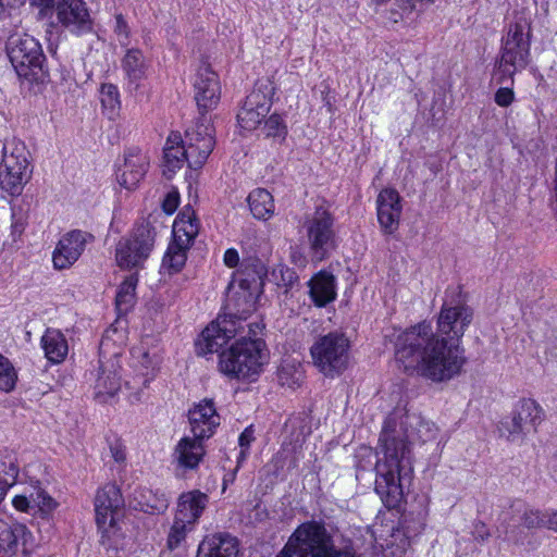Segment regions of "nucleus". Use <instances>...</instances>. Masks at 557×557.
<instances>
[{
    "label": "nucleus",
    "instance_id": "f257e3e1",
    "mask_svg": "<svg viewBox=\"0 0 557 557\" xmlns=\"http://www.w3.org/2000/svg\"><path fill=\"white\" fill-rule=\"evenodd\" d=\"M420 414L397 407L385 419L376 449L375 492L388 509L398 507L413 478L411 440Z\"/></svg>",
    "mask_w": 557,
    "mask_h": 557
},
{
    "label": "nucleus",
    "instance_id": "f03ea898",
    "mask_svg": "<svg viewBox=\"0 0 557 557\" xmlns=\"http://www.w3.org/2000/svg\"><path fill=\"white\" fill-rule=\"evenodd\" d=\"M395 359L405 372H417L433 382H445L461 372L467 359L463 348L435 336L430 323L411 326L397 336Z\"/></svg>",
    "mask_w": 557,
    "mask_h": 557
},
{
    "label": "nucleus",
    "instance_id": "7ed1b4c3",
    "mask_svg": "<svg viewBox=\"0 0 557 557\" xmlns=\"http://www.w3.org/2000/svg\"><path fill=\"white\" fill-rule=\"evenodd\" d=\"M276 557H356L352 545L338 542L322 521L296 528Z\"/></svg>",
    "mask_w": 557,
    "mask_h": 557
},
{
    "label": "nucleus",
    "instance_id": "20e7f679",
    "mask_svg": "<svg viewBox=\"0 0 557 557\" xmlns=\"http://www.w3.org/2000/svg\"><path fill=\"white\" fill-rule=\"evenodd\" d=\"M265 343L243 336L219 355L220 371L231 379L245 380L258 375L267 362Z\"/></svg>",
    "mask_w": 557,
    "mask_h": 557
},
{
    "label": "nucleus",
    "instance_id": "39448f33",
    "mask_svg": "<svg viewBox=\"0 0 557 557\" xmlns=\"http://www.w3.org/2000/svg\"><path fill=\"white\" fill-rule=\"evenodd\" d=\"M530 36L531 27L525 20L509 25L507 35L503 38L500 57L497 61L500 84H504L506 79L512 83L515 73L525 69L529 64Z\"/></svg>",
    "mask_w": 557,
    "mask_h": 557
},
{
    "label": "nucleus",
    "instance_id": "423d86ee",
    "mask_svg": "<svg viewBox=\"0 0 557 557\" xmlns=\"http://www.w3.org/2000/svg\"><path fill=\"white\" fill-rule=\"evenodd\" d=\"M9 60L20 77L37 81L45 74V61L39 41L23 32L11 34L5 44Z\"/></svg>",
    "mask_w": 557,
    "mask_h": 557
},
{
    "label": "nucleus",
    "instance_id": "0eeeda50",
    "mask_svg": "<svg viewBox=\"0 0 557 557\" xmlns=\"http://www.w3.org/2000/svg\"><path fill=\"white\" fill-rule=\"evenodd\" d=\"M313 364L327 377L342 374L350 358V339L339 331L317 338L310 348Z\"/></svg>",
    "mask_w": 557,
    "mask_h": 557
},
{
    "label": "nucleus",
    "instance_id": "6e6552de",
    "mask_svg": "<svg viewBox=\"0 0 557 557\" xmlns=\"http://www.w3.org/2000/svg\"><path fill=\"white\" fill-rule=\"evenodd\" d=\"M199 232V222L195 211L185 208L174 220L172 234L173 240L169 245L163 257L162 267L168 268L170 273L180 272L185 265L187 251Z\"/></svg>",
    "mask_w": 557,
    "mask_h": 557
},
{
    "label": "nucleus",
    "instance_id": "1a4fd4ad",
    "mask_svg": "<svg viewBox=\"0 0 557 557\" xmlns=\"http://www.w3.org/2000/svg\"><path fill=\"white\" fill-rule=\"evenodd\" d=\"M335 218L329 205L315 207L313 213L306 216L304 227L311 256L317 261L326 259L336 248Z\"/></svg>",
    "mask_w": 557,
    "mask_h": 557
},
{
    "label": "nucleus",
    "instance_id": "9d476101",
    "mask_svg": "<svg viewBox=\"0 0 557 557\" xmlns=\"http://www.w3.org/2000/svg\"><path fill=\"white\" fill-rule=\"evenodd\" d=\"M544 420L542 407L531 398L520 399L511 413L505 417L498 425L500 436L509 442H522L525 436L536 432Z\"/></svg>",
    "mask_w": 557,
    "mask_h": 557
},
{
    "label": "nucleus",
    "instance_id": "9b49d317",
    "mask_svg": "<svg viewBox=\"0 0 557 557\" xmlns=\"http://www.w3.org/2000/svg\"><path fill=\"white\" fill-rule=\"evenodd\" d=\"M154 237V227L150 223H143L128 237L121 238L115 249L119 267L123 269L141 267L153 248Z\"/></svg>",
    "mask_w": 557,
    "mask_h": 557
},
{
    "label": "nucleus",
    "instance_id": "f8f14e48",
    "mask_svg": "<svg viewBox=\"0 0 557 557\" xmlns=\"http://www.w3.org/2000/svg\"><path fill=\"white\" fill-rule=\"evenodd\" d=\"M274 90V84L270 78L263 77L257 81L255 88L246 97L237 113V121L242 128L253 131L261 124L270 112Z\"/></svg>",
    "mask_w": 557,
    "mask_h": 557
},
{
    "label": "nucleus",
    "instance_id": "ddd939ff",
    "mask_svg": "<svg viewBox=\"0 0 557 557\" xmlns=\"http://www.w3.org/2000/svg\"><path fill=\"white\" fill-rule=\"evenodd\" d=\"M511 516L505 513L503 522L498 527V532L504 533L506 541L518 543L520 536L516 533V529L522 524L528 529L546 527L557 531V511L552 513H542L539 510L528 508L521 502H515L511 506Z\"/></svg>",
    "mask_w": 557,
    "mask_h": 557
},
{
    "label": "nucleus",
    "instance_id": "4468645a",
    "mask_svg": "<svg viewBox=\"0 0 557 557\" xmlns=\"http://www.w3.org/2000/svg\"><path fill=\"white\" fill-rule=\"evenodd\" d=\"M214 129L205 114L185 132V146L189 156V170L199 171L214 148Z\"/></svg>",
    "mask_w": 557,
    "mask_h": 557
},
{
    "label": "nucleus",
    "instance_id": "2eb2a0df",
    "mask_svg": "<svg viewBox=\"0 0 557 557\" xmlns=\"http://www.w3.org/2000/svg\"><path fill=\"white\" fill-rule=\"evenodd\" d=\"M472 317L473 312L468 306L444 304L438 314L435 336L445 337L449 342L459 344L466 329L472 321Z\"/></svg>",
    "mask_w": 557,
    "mask_h": 557
},
{
    "label": "nucleus",
    "instance_id": "dca6fc26",
    "mask_svg": "<svg viewBox=\"0 0 557 557\" xmlns=\"http://www.w3.org/2000/svg\"><path fill=\"white\" fill-rule=\"evenodd\" d=\"M123 504L120 488L115 484H106L97 491L95 497L96 523L102 533H109L110 529L114 527Z\"/></svg>",
    "mask_w": 557,
    "mask_h": 557
},
{
    "label": "nucleus",
    "instance_id": "f3484780",
    "mask_svg": "<svg viewBox=\"0 0 557 557\" xmlns=\"http://www.w3.org/2000/svg\"><path fill=\"white\" fill-rule=\"evenodd\" d=\"M243 329L242 325L237 326L232 318H218L202 331L200 339L196 343L198 355L219 352Z\"/></svg>",
    "mask_w": 557,
    "mask_h": 557
},
{
    "label": "nucleus",
    "instance_id": "a211bd4d",
    "mask_svg": "<svg viewBox=\"0 0 557 557\" xmlns=\"http://www.w3.org/2000/svg\"><path fill=\"white\" fill-rule=\"evenodd\" d=\"M57 18L70 33L84 35L92 32V20L84 0H60Z\"/></svg>",
    "mask_w": 557,
    "mask_h": 557
},
{
    "label": "nucleus",
    "instance_id": "6ab92c4d",
    "mask_svg": "<svg viewBox=\"0 0 557 557\" xmlns=\"http://www.w3.org/2000/svg\"><path fill=\"white\" fill-rule=\"evenodd\" d=\"M94 238V235L81 230H73L63 235L52 253L54 268L63 270L73 265Z\"/></svg>",
    "mask_w": 557,
    "mask_h": 557
},
{
    "label": "nucleus",
    "instance_id": "aec40b11",
    "mask_svg": "<svg viewBox=\"0 0 557 557\" xmlns=\"http://www.w3.org/2000/svg\"><path fill=\"white\" fill-rule=\"evenodd\" d=\"M195 100L201 115L216 108L220 101L221 87L218 75L209 64H201L194 82Z\"/></svg>",
    "mask_w": 557,
    "mask_h": 557
},
{
    "label": "nucleus",
    "instance_id": "412c9836",
    "mask_svg": "<svg viewBox=\"0 0 557 557\" xmlns=\"http://www.w3.org/2000/svg\"><path fill=\"white\" fill-rule=\"evenodd\" d=\"M190 430L197 440L210 438L220 425V416L212 399H203L188 411Z\"/></svg>",
    "mask_w": 557,
    "mask_h": 557
},
{
    "label": "nucleus",
    "instance_id": "4be33fe9",
    "mask_svg": "<svg viewBox=\"0 0 557 557\" xmlns=\"http://www.w3.org/2000/svg\"><path fill=\"white\" fill-rule=\"evenodd\" d=\"M29 158V151L22 140L15 137L7 139L2 147L0 174L32 173Z\"/></svg>",
    "mask_w": 557,
    "mask_h": 557
},
{
    "label": "nucleus",
    "instance_id": "5701e85b",
    "mask_svg": "<svg viewBox=\"0 0 557 557\" xmlns=\"http://www.w3.org/2000/svg\"><path fill=\"white\" fill-rule=\"evenodd\" d=\"M151 63L139 48L126 47L121 58V70L127 86L137 90L148 77Z\"/></svg>",
    "mask_w": 557,
    "mask_h": 557
},
{
    "label": "nucleus",
    "instance_id": "b1692460",
    "mask_svg": "<svg viewBox=\"0 0 557 557\" xmlns=\"http://www.w3.org/2000/svg\"><path fill=\"white\" fill-rule=\"evenodd\" d=\"M377 221L386 234H393L399 225L401 214L400 196L393 188H384L376 199Z\"/></svg>",
    "mask_w": 557,
    "mask_h": 557
},
{
    "label": "nucleus",
    "instance_id": "393cba45",
    "mask_svg": "<svg viewBox=\"0 0 557 557\" xmlns=\"http://www.w3.org/2000/svg\"><path fill=\"white\" fill-rule=\"evenodd\" d=\"M238 541L228 533L206 536L198 546L197 557H237Z\"/></svg>",
    "mask_w": 557,
    "mask_h": 557
},
{
    "label": "nucleus",
    "instance_id": "a878e982",
    "mask_svg": "<svg viewBox=\"0 0 557 557\" xmlns=\"http://www.w3.org/2000/svg\"><path fill=\"white\" fill-rule=\"evenodd\" d=\"M208 502V495L198 490L183 493L178 497L175 517L182 522L194 525L202 515Z\"/></svg>",
    "mask_w": 557,
    "mask_h": 557
},
{
    "label": "nucleus",
    "instance_id": "bb28decb",
    "mask_svg": "<svg viewBox=\"0 0 557 557\" xmlns=\"http://www.w3.org/2000/svg\"><path fill=\"white\" fill-rule=\"evenodd\" d=\"M309 295L313 304L324 307L336 298V278L325 270L318 272L309 282Z\"/></svg>",
    "mask_w": 557,
    "mask_h": 557
},
{
    "label": "nucleus",
    "instance_id": "cd10ccee",
    "mask_svg": "<svg viewBox=\"0 0 557 557\" xmlns=\"http://www.w3.org/2000/svg\"><path fill=\"white\" fill-rule=\"evenodd\" d=\"M202 440L183 437L174 449V460L181 468L194 470L205 456Z\"/></svg>",
    "mask_w": 557,
    "mask_h": 557
},
{
    "label": "nucleus",
    "instance_id": "c85d7f7f",
    "mask_svg": "<svg viewBox=\"0 0 557 557\" xmlns=\"http://www.w3.org/2000/svg\"><path fill=\"white\" fill-rule=\"evenodd\" d=\"M180 135L172 134L166 141L163 156L164 172H176L180 171L184 164H187L189 169V156H187V147L181 145Z\"/></svg>",
    "mask_w": 557,
    "mask_h": 557
},
{
    "label": "nucleus",
    "instance_id": "c756f323",
    "mask_svg": "<svg viewBox=\"0 0 557 557\" xmlns=\"http://www.w3.org/2000/svg\"><path fill=\"white\" fill-rule=\"evenodd\" d=\"M121 387L120 377L114 369V366L110 367L101 364L98 370L96 383H95V397L106 403L108 398L113 397Z\"/></svg>",
    "mask_w": 557,
    "mask_h": 557
},
{
    "label": "nucleus",
    "instance_id": "7c9ffc66",
    "mask_svg": "<svg viewBox=\"0 0 557 557\" xmlns=\"http://www.w3.org/2000/svg\"><path fill=\"white\" fill-rule=\"evenodd\" d=\"M40 342L45 356L49 361L60 363L64 360L69 351V346L61 331L47 329Z\"/></svg>",
    "mask_w": 557,
    "mask_h": 557
},
{
    "label": "nucleus",
    "instance_id": "2f4dec72",
    "mask_svg": "<svg viewBox=\"0 0 557 557\" xmlns=\"http://www.w3.org/2000/svg\"><path fill=\"white\" fill-rule=\"evenodd\" d=\"M20 465L14 453H0V503L16 482Z\"/></svg>",
    "mask_w": 557,
    "mask_h": 557
},
{
    "label": "nucleus",
    "instance_id": "473e14b6",
    "mask_svg": "<svg viewBox=\"0 0 557 557\" xmlns=\"http://www.w3.org/2000/svg\"><path fill=\"white\" fill-rule=\"evenodd\" d=\"M24 534L25 528L23 525H11L0 520V557H11L15 555Z\"/></svg>",
    "mask_w": 557,
    "mask_h": 557
},
{
    "label": "nucleus",
    "instance_id": "72a5a7b5",
    "mask_svg": "<svg viewBox=\"0 0 557 557\" xmlns=\"http://www.w3.org/2000/svg\"><path fill=\"white\" fill-rule=\"evenodd\" d=\"M304 374L305 371L300 361L294 358H286L277 369V381L282 386L294 389L301 385L305 377Z\"/></svg>",
    "mask_w": 557,
    "mask_h": 557
},
{
    "label": "nucleus",
    "instance_id": "f704fd0d",
    "mask_svg": "<svg viewBox=\"0 0 557 557\" xmlns=\"http://www.w3.org/2000/svg\"><path fill=\"white\" fill-rule=\"evenodd\" d=\"M248 203L252 215L259 220H267L274 211L272 195L265 189H255L248 196Z\"/></svg>",
    "mask_w": 557,
    "mask_h": 557
},
{
    "label": "nucleus",
    "instance_id": "c9c22d12",
    "mask_svg": "<svg viewBox=\"0 0 557 557\" xmlns=\"http://www.w3.org/2000/svg\"><path fill=\"white\" fill-rule=\"evenodd\" d=\"M150 163L146 153L138 148H129L125 151L123 165H117L122 174H147Z\"/></svg>",
    "mask_w": 557,
    "mask_h": 557
},
{
    "label": "nucleus",
    "instance_id": "e433bc0d",
    "mask_svg": "<svg viewBox=\"0 0 557 557\" xmlns=\"http://www.w3.org/2000/svg\"><path fill=\"white\" fill-rule=\"evenodd\" d=\"M99 99L103 114L110 120H114L121 108L120 92L117 86L104 83L99 89Z\"/></svg>",
    "mask_w": 557,
    "mask_h": 557
},
{
    "label": "nucleus",
    "instance_id": "4c0bfd02",
    "mask_svg": "<svg viewBox=\"0 0 557 557\" xmlns=\"http://www.w3.org/2000/svg\"><path fill=\"white\" fill-rule=\"evenodd\" d=\"M138 278L136 274L128 275L119 286L115 306L120 313H126L135 304V289Z\"/></svg>",
    "mask_w": 557,
    "mask_h": 557
},
{
    "label": "nucleus",
    "instance_id": "58836bf2",
    "mask_svg": "<svg viewBox=\"0 0 557 557\" xmlns=\"http://www.w3.org/2000/svg\"><path fill=\"white\" fill-rule=\"evenodd\" d=\"M264 275L265 268L261 261L257 260L256 263H253V270L251 273L243 272L238 275V284L243 289L256 292L262 287V278Z\"/></svg>",
    "mask_w": 557,
    "mask_h": 557
},
{
    "label": "nucleus",
    "instance_id": "ea45409f",
    "mask_svg": "<svg viewBox=\"0 0 557 557\" xmlns=\"http://www.w3.org/2000/svg\"><path fill=\"white\" fill-rule=\"evenodd\" d=\"M133 357L137 359L143 369L146 370V375L150 372L153 373L160 366L162 357L157 350H147L144 346L133 349Z\"/></svg>",
    "mask_w": 557,
    "mask_h": 557
},
{
    "label": "nucleus",
    "instance_id": "a19ab883",
    "mask_svg": "<svg viewBox=\"0 0 557 557\" xmlns=\"http://www.w3.org/2000/svg\"><path fill=\"white\" fill-rule=\"evenodd\" d=\"M193 524L182 522L177 517H175L168 534L166 547L170 550H174L181 547V545L185 542L187 533L193 529Z\"/></svg>",
    "mask_w": 557,
    "mask_h": 557
},
{
    "label": "nucleus",
    "instance_id": "79ce46f5",
    "mask_svg": "<svg viewBox=\"0 0 557 557\" xmlns=\"http://www.w3.org/2000/svg\"><path fill=\"white\" fill-rule=\"evenodd\" d=\"M17 373L12 362L0 354V391L10 393L15 388Z\"/></svg>",
    "mask_w": 557,
    "mask_h": 557
},
{
    "label": "nucleus",
    "instance_id": "37998d69",
    "mask_svg": "<svg viewBox=\"0 0 557 557\" xmlns=\"http://www.w3.org/2000/svg\"><path fill=\"white\" fill-rule=\"evenodd\" d=\"M272 276L275 278L276 285L283 287L284 293L287 294L294 285L298 282V275L294 269L280 265L272 271Z\"/></svg>",
    "mask_w": 557,
    "mask_h": 557
},
{
    "label": "nucleus",
    "instance_id": "c03bdc74",
    "mask_svg": "<svg viewBox=\"0 0 557 557\" xmlns=\"http://www.w3.org/2000/svg\"><path fill=\"white\" fill-rule=\"evenodd\" d=\"M263 131L267 137H280L282 139L287 135V126L281 115L274 113L264 121Z\"/></svg>",
    "mask_w": 557,
    "mask_h": 557
},
{
    "label": "nucleus",
    "instance_id": "a18cd8bd",
    "mask_svg": "<svg viewBox=\"0 0 557 557\" xmlns=\"http://www.w3.org/2000/svg\"><path fill=\"white\" fill-rule=\"evenodd\" d=\"M113 33L122 47H128L131 42V27L121 13L114 15Z\"/></svg>",
    "mask_w": 557,
    "mask_h": 557
},
{
    "label": "nucleus",
    "instance_id": "49530a36",
    "mask_svg": "<svg viewBox=\"0 0 557 557\" xmlns=\"http://www.w3.org/2000/svg\"><path fill=\"white\" fill-rule=\"evenodd\" d=\"M23 178L24 176H0V188L10 196H18L27 183Z\"/></svg>",
    "mask_w": 557,
    "mask_h": 557
},
{
    "label": "nucleus",
    "instance_id": "de8ad7c7",
    "mask_svg": "<svg viewBox=\"0 0 557 557\" xmlns=\"http://www.w3.org/2000/svg\"><path fill=\"white\" fill-rule=\"evenodd\" d=\"M30 499L33 505L37 506L45 513L52 511L57 505L54 499L40 488L30 494Z\"/></svg>",
    "mask_w": 557,
    "mask_h": 557
},
{
    "label": "nucleus",
    "instance_id": "09e8293b",
    "mask_svg": "<svg viewBox=\"0 0 557 557\" xmlns=\"http://www.w3.org/2000/svg\"><path fill=\"white\" fill-rule=\"evenodd\" d=\"M398 5L403 11L399 16L403 17L405 14H409L413 11H420L424 5L433 3L434 0H398Z\"/></svg>",
    "mask_w": 557,
    "mask_h": 557
},
{
    "label": "nucleus",
    "instance_id": "8fccbe9b",
    "mask_svg": "<svg viewBox=\"0 0 557 557\" xmlns=\"http://www.w3.org/2000/svg\"><path fill=\"white\" fill-rule=\"evenodd\" d=\"M180 205V194L176 189L169 191L163 201L162 209L166 214H172L175 212Z\"/></svg>",
    "mask_w": 557,
    "mask_h": 557
},
{
    "label": "nucleus",
    "instance_id": "3c124183",
    "mask_svg": "<svg viewBox=\"0 0 557 557\" xmlns=\"http://www.w3.org/2000/svg\"><path fill=\"white\" fill-rule=\"evenodd\" d=\"M515 99L513 90L509 87H500L496 92L494 100L499 107H508Z\"/></svg>",
    "mask_w": 557,
    "mask_h": 557
},
{
    "label": "nucleus",
    "instance_id": "603ef678",
    "mask_svg": "<svg viewBox=\"0 0 557 557\" xmlns=\"http://www.w3.org/2000/svg\"><path fill=\"white\" fill-rule=\"evenodd\" d=\"M472 535L476 541L481 542L486 541L491 536L487 527L481 521L474 523Z\"/></svg>",
    "mask_w": 557,
    "mask_h": 557
},
{
    "label": "nucleus",
    "instance_id": "864d4df0",
    "mask_svg": "<svg viewBox=\"0 0 557 557\" xmlns=\"http://www.w3.org/2000/svg\"><path fill=\"white\" fill-rule=\"evenodd\" d=\"M253 430L251 426L246 428L238 437L240 448L249 449L250 444L253 442Z\"/></svg>",
    "mask_w": 557,
    "mask_h": 557
},
{
    "label": "nucleus",
    "instance_id": "5fc2aeb1",
    "mask_svg": "<svg viewBox=\"0 0 557 557\" xmlns=\"http://www.w3.org/2000/svg\"><path fill=\"white\" fill-rule=\"evenodd\" d=\"M224 263L228 268H235L239 263V255L235 248H230L224 253Z\"/></svg>",
    "mask_w": 557,
    "mask_h": 557
},
{
    "label": "nucleus",
    "instance_id": "6e6d98bb",
    "mask_svg": "<svg viewBox=\"0 0 557 557\" xmlns=\"http://www.w3.org/2000/svg\"><path fill=\"white\" fill-rule=\"evenodd\" d=\"M13 506L20 511H27L33 504L30 499V495L27 497L25 495H16L13 498Z\"/></svg>",
    "mask_w": 557,
    "mask_h": 557
},
{
    "label": "nucleus",
    "instance_id": "4d7b16f0",
    "mask_svg": "<svg viewBox=\"0 0 557 557\" xmlns=\"http://www.w3.org/2000/svg\"><path fill=\"white\" fill-rule=\"evenodd\" d=\"M116 181L121 187L127 190L135 189L139 183L137 176H116Z\"/></svg>",
    "mask_w": 557,
    "mask_h": 557
},
{
    "label": "nucleus",
    "instance_id": "13d9d810",
    "mask_svg": "<svg viewBox=\"0 0 557 557\" xmlns=\"http://www.w3.org/2000/svg\"><path fill=\"white\" fill-rule=\"evenodd\" d=\"M547 467L552 476L557 481V449L550 455Z\"/></svg>",
    "mask_w": 557,
    "mask_h": 557
},
{
    "label": "nucleus",
    "instance_id": "bf43d9fd",
    "mask_svg": "<svg viewBox=\"0 0 557 557\" xmlns=\"http://www.w3.org/2000/svg\"><path fill=\"white\" fill-rule=\"evenodd\" d=\"M249 455V449L247 448H240L239 450V454L237 455V458H236V468L235 469H239L242 467V465L245 462V460L247 459Z\"/></svg>",
    "mask_w": 557,
    "mask_h": 557
},
{
    "label": "nucleus",
    "instance_id": "052dcab7",
    "mask_svg": "<svg viewBox=\"0 0 557 557\" xmlns=\"http://www.w3.org/2000/svg\"><path fill=\"white\" fill-rule=\"evenodd\" d=\"M553 211H554V216L557 221V176H555L554 187H553Z\"/></svg>",
    "mask_w": 557,
    "mask_h": 557
},
{
    "label": "nucleus",
    "instance_id": "680f3d73",
    "mask_svg": "<svg viewBox=\"0 0 557 557\" xmlns=\"http://www.w3.org/2000/svg\"><path fill=\"white\" fill-rule=\"evenodd\" d=\"M237 471H238L237 469H234L232 472L225 474V476L223 479L224 487L226 486V484L234 482Z\"/></svg>",
    "mask_w": 557,
    "mask_h": 557
},
{
    "label": "nucleus",
    "instance_id": "e2e57ef3",
    "mask_svg": "<svg viewBox=\"0 0 557 557\" xmlns=\"http://www.w3.org/2000/svg\"><path fill=\"white\" fill-rule=\"evenodd\" d=\"M112 453H113V457H114V459L116 461H123L124 460L125 457H124V455L122 453L113 451V450H112Z\"/></svg>",
    "mask_w": 557,
    "mask_h": 557
}]
</instances>
